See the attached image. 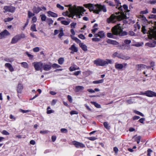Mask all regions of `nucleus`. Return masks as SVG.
I'll return each mask as SVG.
<instances>
[{
  "instance_id": "nucleus-8",
  "label": "nucleus",
  "mask_w": 156,
  "mask_h": 156,
  "mask_svg": "<svg viewBox=\"0 0 156 156\" xmlns=\"http://www.w3.org/2000/svg\"><path fill=\"white\" fill-rule=\"evenodd\" d=\"M51 63H43L42 68L46 71H49L51 68Z\"/></svg>"
},
{
  "instance_id": "nucleus-22",
  "label": "nucleus",
  "mask_w": 156,
  "mask_h": 156,
  "mask_svg": "<svg viewBox=\"0 0 156 156\" xmlns=\"http://www.w3.org/2000/svg\"><path fill=\"white\" fill-rule=\"evenodd\" d=\"M41 10V9L39 7H34L33 9L34 12L36 13H38Z\"/></svg>"
},
{
  "instance_id": "nucleus-25",
  "label": "nucleus",
  "mask_w": 156,
  "mask_h": 156,
  "mask_svg": "<svg viewBox=\"0 0 156 156\" xmlns=\"http://www.w3.org/2000/svg\"><path fill=\"white\" fill-rule=\"evenodd\" d=\"M70 37L72 39L75 41L77 43H80V44L81 43V41L78 39L77 38L72 35H71Z\"/></svg>"
},
{
  "instance_id": "nucleus-32",
  "label": "nucleus",
  "mask_w": 156,
  "mask_h": 156,
  "mask_svg": "<svg viewBox=\"0 0 156 156\" xmlns=\"http://www.w3.org/2000/svg\"><path fill=\"white\" fill-rule=\"evenodd\" d=\"M103 82V80H98L94 81L93 82V83L94 84H98L102 83Z\"/></svg>"
},
{
  "instance_id": "nucleus-36",
  "label": "nucleus",
  "mask_w": 156,
  "mask_h": 156,
  "mask_svg": "<svg viewBox=\"0 0 156 156\" xmlns=\"http://www.w3.org/2000/svg\"><path fill=\"white\" fill-rule=\"evenodd\" d=\"M51 66L52 67L54 68H59L61 67L60 65L55 63H54L52 64H51Z\"/></svg>"
},
{
  "instance_id": "nucleus-34",
  "label": "nucleus",
  "mask_w": 156,
  "mask_h": 156,
  "mask_svg": "<svg viewBox=\"0 0 156 156\" xmlns=\"http://www.w3.org/2000/svg\"><path fill=\"white\" fill-rule=\"evenodd\" d=\"M48 24L50 25L51 24H52L53 23V21L51 19L48 18L47 20Z\"/></svg>"
},
{
  "instance_id": "nucleus-1",
  "label": "nucleus",
  "mask_w": 156,
  "mask_h": 156,
  "mask_svg": "<svg viewBox=\"0 0 156 156\" xmlns=\"http://www.w3.org/2000/svg\"><path fill=\"white\" fill-rule=\"evenodd\" d=\"M66 6L69 7V10L70 12V14L68 16L69 17H72L75 19L74 17L76 15V17L79 18L81 17V16H82L84 12L86 11V10L84 8L81 6H77L76 5H74L72 7L71 5H66Z\"/></svg>"
},
{
  "instance_id": "nucleus-60",
  "label": "nucleus",
  "mask_w": 156,
  "mask_h": 156,
  "mask_svg": "<svg viewBox=\"0 0 156 156\" xmlns=\"http://www.w3.org/2000/svg\"><path fill=\"white\" fill-rule=\"evenodd\" d=\"M2 133L3 134L6 135H8L9 134V133L6 131L5 130H4L2 131Z\"/></svg>"
},
{
  "instance_id": "nucleus-57",
  "label": "nucleus",
  "mask_w": 156,
  "mask_h": 156,
  "mask_svg": "<svg viewBox=\"0 0 156 156\" xmlns=\"http://www.w3.org/2000/svg\"><path fill=\"white\" fill-rule=\"evenodd\" d=\"M148 12V11L147 9H146L145 10L141 11L140 13V14H146Z\"/></svg>"
},
{
  "instance_id": "nucleus-24",
  "label": "nucleus",
  "mask_w": 156,
  "mask_h": 156,
  "mask_svg": "<svg viewBox=\"0 0 156 156\" xmlns=\"http://www.w3.org/2000/svg\"><path fill=\"white\" fill-rule=\"evenodd\" d=\"M115 67L117 69H122L123 68V65L122 64L116 63Z\"/></svg>"
},
{
  "instance_id": "nucleus-41",
  "label": "nucleus",
  "mask_w": 156,
  "mask_h": 156,
  "mask_svg": "<svg viewBox=\"0 0 156 156\" xmlns=\"http://www.w3.org/2000/svg\"><path fill=\"white\" fill-rule=\"evenodd\" d=\"M25 53L30 58V59H32L33 58V57H34L33 55L29 53L28 52H26Z\"/></svg>"
},
{
  "instance_id": "nucleus-30",
  "label": "nucleus",
  "mask_w": 156,
  "mask_h": 156,
  "mask_svg": "<svg viewBox=\"0 0 156 156\" xmlns=\"http://www.w3.org/2000/svg\"><path fill=\"white\" fill-rule=\"evenodd\" d=\"M64 62V59L63 58H60L58 60V63L60 64H62Z\"/></svg>"
},
{
  "instance_id": "nucleus-9",
  "label": "nucleus",
  "mask_w": 156,
  "mask_h": 156,
  "mask_svg": "<svg viewBox=\"0 0 156 156\" xmlns=\"http://www.w3.org/2000/svg\"><path fill=\"white\" fill-rule=\"evenodd\" d=\"M94 64L97 66H104V60L98 58L94 61Z\"/></svg>"
},
{
  "instance_id": "nucleus-10",
  "label": "nucleus",
  "mask_w": 156,
  "mask_h": 156,
  "mask_svg": "<svg viewBox=\"0 0 156 156\" xmlns=\"http://www.w3.org/2000/svg\"><path fill=\"white\" fill-rule=\"evenodd\" d=\"M149 69L151 68V66H148L144 64H139L136 65V69L138 70L143 69Z\"/></svg>"
},
{
  "instance_id": "nucleus-27",
  "label": "nucleus",
  "mask_w": 156,
  "mask_h": 156,
  "mask_svg": "<svg viewBox=\"0 0 156 156\" xmlns=\"http://www.w3.org/2000/svg\"><path fill=\"white\" fill-rule=\"evenodd\" d=\"M90 103L94 105L97 108H101V105L96 102L91 101Z\"/></svg>"
},
{
  "instance_id": "nucleus-50",
  "label": "nucleus",
  "mask_w": 156,
  "mask_h": 156,
  "mask_svg": "<svg viewBox=\"0 0 156 156\" xmlns=\"http://www.w3.org/2000/svg\"><path fill=\"white\" fill-rule=\"evenodd\" d=\"M39 48L38 47H37L34 48L33 49V51L34 52H37L39 51Z\"/></svg>"
},
{
  "instance_id": "nucleus-11",
  "label": "nucleus",
  "mask_w": 156,
  "mask_h": 156,
  "mask_svg": "<svg viewBox=\"0 0 156 156\" xmlns=\"http://www.w3.org/2000/svg\"><path fill=\"white\" fill-rule=\"evenodd\" d=\"M10 35V33L7 30H5L0 33V39L5 38L7 36Z\"/></svg>"
},
{
  "instance_id": "nucleus-47",
  "label": "nucleus",
  "mask_w": 156,
  "mask_h": 156,
  "mask_svg": "<svg viewBox=\"0 0 156 156\" xmlns=\"http://www.w3.org/2000/svg\"><path fill=\"white\" fill-rule=\"evenodd\" d=\"M69 12V11H66V12H63L62 13V15L64 16H68L70 14Z\"/></svg>"
},
{
  "instance_id": "nucleus-20",
  "label": "nucleus",
  "mask_w": 156,
  "mask_h": 156,
  "mask_svg": "<svg viewBox=\"0 0 156 156\" xmlns=\"http://www.w3.org/2000/svg\"><path fill=\"white\" fill-rule=\"evenodd\" d=\"M107 42L109 44H110L113 45H117L119 44L118 42L115 41L108 39L107 40Z\"/></svg>"
},
{
  "instance_id": "nucleus-3",
  "label": "nucleus",
  "mask_w": 156,
  "mask_h": 156,
  "mask_svg": "<svg viewBox=\"0 0 156 156\" xmlns=\"http://www.w3.org/2000/svg\"><path fill=\"white\" fill-rule=\"evenodd\" d=\"M120 25V24H119L112 27V33H108L107 34V37L110 38H114V35H119V36L127 35V33L126 31H123Z\"/></svg>"
},
{
  "instance_id": "nucleus-23",
  "label": "nucleus",
  "mask_w": 156,
  "mask_h": 156,
  "mask_svg": "<svg viewBox=\"0 0 156 156\" xmlns=\"http://www.w3.org/2000/svg\"><path fill=\"white\" fill-rule=\"evenodd\" d=\"M47 13L50 16L53 17H56L58 16V15L56 13L51 11L48 12Z\"/></svg>"
},
{
  "instance_id": "nucleus-63",
  "label": "nucleus",
  "mask_w": 156,
  "mask_h": 156,
  "mask_svg": "<svg viewBox=\"0 0 156 156\" xmlns=\"http://www.w3.org/2000/svg\"><path fill=\"white\" fill-rule=\"evenodd\" d=\"M68 98L69 101L70 102H72V99L70 95L68 96Z\"/></svg>"
},
{
  "instance_id": "nucleus-61",
  "label": "nucleus",
  "mask_w": 156,
  "mask_h": 156,
  "mask_svg": "<svg viewBox=\"0 0 156 156\" xmlns=\"http://www.w3.org/2000/svg\"><path fill=\"white\" fill-rule=\"evenodd\" d=\"M37 19L36 17H34L32 18V22L35 23L37 21Z\"/></svg>"
},
{
  "instance_id": "nucleus-56",
  "label": "nucleus",
  "mask_w": 156,
  "mask_h": 156,
  "mask_svg": "<svg viewBox=\"0 0 156 156\" xmlns=\"http://www.w3.org/2000/svg\"><path fill=\"white\" fill-rule=\"evenodd\" d=\"M70 114L71 115H73V114H78V112L76 111H72L70 112Z\"/></svg>"
},
{
  "instance_id": "nucleus-55",
  "label": "nucleus",
  "mask_w": 156,
  "mask_h": 156,
  "mask_svg": "<svg viewBox=\"0 0 156 156\" xmlns=\"http://www.w3.org/2000/svg\"><path fill=\"white\" fill-rule=\"evenodd\" d=\"M76 25V23H72L70 25L71 26V27L73 28H74L75 27V26Z\"/></svg>"
},
{
  "instance_id": "nucleus-16",
  "label": "nucleus",
  "mask_w": 156,
  "mask_h": 156,
  "mask_svg": "<svg viewBox=\"0 0 156 156\" xmlns=\"http://www.w3.org/2000/svg\"><path fill=\"white\" fill-rule=\"evenodd\" d=\"M23 89V85L20 83L18 84L17 89V91L18 93H21L22 90Z\"/></svg>"
},
{
  "instance_id": "nucleus-54",
  "label": "nucleus",
  "mask_w": 156,
  "mask_h": 156,
  "mask_svg": "<svg viewBox=\"0 0 156 156\" xmlns=\"http://www.w3.org/2000/svg\"><path fill=\"white\" fill-rule=\"evenodd\" d=\"M141 137L140 136L136 137V141L137 144H139L141 139Z\"/></svg>"
},
{
  "instance_id": "nucleus-35",
  "label": "nucleus",
  "mask_w": 156,
  "mask_h": 156,
  "mask_svg": "<svg viewBox=\"0 0 156 156\" xmlns=\"http://www.w3.org/2000/svg\"><path fill=\"white\" fill-rule=\"evenodd\" d=\"M79 69L80 68L79 67H77V68H76L74 67H71L69 68V70L71 71H72L76 69Z\"/></svg>"
},
{
  "instance_id": "nucleus-42",
  "label": "nucleus",
  "mask_w": 156,
  "mask_h": 156,
  "mask_svg": "<svg viewBox=\"0 0 156 156\" xmlns=\"http://www.w3.org/2000/svg\"><path fill=\"white\" fill-rule=\"evenodd\" d=\"M131 41L130 40H129L128 39H126L124 40V43L127 44H129L130 43H131Z\"/></svg>"
},
{
  "instance_id": "nucleus-62",
  "label": "nucleus",
  "mask_w": 156,
  "mask_h": 156,
  "mask_svg": "<svg viewBox=\"0 0 156 156\" xmlns=\"http://www.w3.org/2000/svg\"><path fill=\"white\" fill-rule=\"evenodd\" d=\"M4 60L6 62H11L12 61H13V60L12 59L8 58H6L4 59Z\"/></svg>"
},
{
  "instance_id": "nucleus-28",
  "label": "nucleus",
  "mask_w": 156,
  "mask_h": 156,
  "mask_svg": "<svg viewBox=\"0 0 156 156\" xmlns=\"http://www.w3.org/2000/svg\"><path fill=\"white\" fill-rule=\"evenodd\" d=\"M21 66L23 67L28 69V64L26 62H22L21 63Z\"/></svg>"
},
{
  "instance_id": "nucleus-31",
  "label": "nucleus",
  "mask_w": 156,
  "mask_h": 156,
  "mask_svg": "<svg viewBox=\"0 0 156 156\" xmlns=\"http://www.w3.org/2000/svg\"><path fill=\"white\" fill-rule=\"evenodd\" d=\"M122 7L125 10V12H129L130 11V10L128 9V6L127 5L125 4Z\"/></svg>"
},
{
  "instance_id": "nucleus-37",
  "label": "nucleus",
  "mask_w": 156,
  "mask_h": 156,
  "mask_svg": "<svg viewBox=\"0 0 156 156\" xmlns=\"http://www.w3.org/2000/svg\"><path fill=\"white\" fill-rule=\"evenodd\" d=\"M156 44V41H154L153 43H150L149 44V46L151 47H154L155 46V44Z\"/></svg>"
},
{
  "instance_id": "nucleus-64",
  "label": "nucleus",
  "mask_w": 156,
  "mask_h": 156,
  "mask_svg": "<svg viewBox=\"0 0 156 156\" xmlns=\"http://www.w3.org/2000/svg\"><path fill=\"white\" fill-rule=\"evenodd\" d=\"M107 3H108V4L110 6H115V5L113 4V3L111 1L108 2Z\"/></svg>"
},
{
  "instance_id": "nucleus-2",
  "label": "nucleus",
  "mask_w": 156,
  "mask_h": 156,
  "mask_svg": "<svg viewBox=\"0 0 156 156\" xmlns=\"http://www.w3.org/2000/svg\"><path fill=\"white\" fill-rule=\"evenodd\" d=\"M115 2L117 4L116 8L118 9L121 12H120V15L118 16H115L114 15H112L110 17L107 19L108 23H110L112 22L113 23L115 21V20L116 19H117L119 20H120L123 19H126L127 17L126 15L124 14V12L122 10V6L120 5L121 3L119 2V0H114Z\"/></svg>"
},
{
  "instance_id": "nucleus-43",
  "label": "nucleus",
  "mask_w": 156,
  "mask_h": 156,
  "mask_svg": "<svg viewBox=\"0 0 156 156\" xmlns=\"http://www.w3.org/2000/svg\"><path fill=\"white\" fill-rule=\"evenodd\" d=\"M142 31L144 34H145L146 33V30L145 29V26H142Z\"/></svg>"
},
{
  "instance_id": "nucleus-15",
  "label": "nucleus",
  "mask_w": 156,
  "mask_h": 156,
  "mask_svg": "<svg viewBox=\"0 0 156 156\" xmlns=\"http://www.w3.org/2000/svg\"><path fill=\"white\" fill-rule=\"evenodd\" d=\"M84 89V87L83 86H77L75 87L74 91L75 92H82Z\"/></svg>"
},
{
  "instance_id": "nucleus-58",
  "label": "nucleus",
  "mask_w": 156,
  "mask_h": 156,
  "mask_svg": "<svg viewBox=\"0 0 156 156\" xmlns=\"http://www.w3.org/2000/svg\"><path fill=\"white\" fill-rule=\"evenodd\" d=\"M64 35L63 31H61L60 33L58 35V36L59 37L61 38Z\"/></svg>"
},
{
  "instance_id": "nucleus-29",
  "label": "nucleus",
  "mask_w": 156,
  "mask_h": 156,
  "mask_svg": "<svg viewBox=\"0 0 156 156\" xmlns=\"http://www.w3.org/2000/svg\"><path fill=\"white\" fill-rule=\"evenodd\" d=\"M30 30L33 31H37V30L36 28V25L35 24H33L31 25L30 27Z\"/></svg>"
},
{
  "instance_id": "nucleus-51",
  "label": "nucleus",
  "mask_w": 156,
  "mask_h": 156,
  "mask_svg": "<svg viewBox=\"0 0 156 156\" xmlns=\"http://www.w3.org/2000/svg\"><path fill=\"white\" fill-rule=\"evenodd\" d=\"M104 125L105 127L107 129H109V126H108V124L107 122H104Z\"/></svg>"
},
{
  "instance_id": "nucleus-45",
  "label": "nucleus",
  "mask_w": 156,
  "mask_h": 156,
  "mask_svg": "<svg viewBox=\"0 0 156 156\" xmlns=\"http://www.w3.org/2000/svg\"><path fill=\"white\" fill-rule=\"evenodd\" d=\"M78 37H79V38L82 39H85L86 38L84 36V35L81 34H79L78 35Z\"/></svg>"
},
{
  "instance_id": "nucleus-7",
  "label": "nucleus",
  "mask_w": 156,
  "mask_h": 156,
  "mask_svg": "<svg viewBox=\"0 0 156 156\" xmlns=\"http://www.w3.org/2000/svg\"><path fill=\"white\" fill-rule=\"evenodd\" d=\"M3 9L5 11H4V13L6 12H8L12 13L14 12L15 10V8L12 6H5Z\"/></svg>"
},
{
  "instance_id": "nucleus-33",
  "label": "nucleus",
  "mask_w": 156,
  "mask_h": 156,
  "mask_svg": "<svg viewBox=\"0 0 156 156\" xmlns=\"http://www.w3.org/2000/svg\"><path fill=\"white\" fill-rule=\"evenodd\" d=\"M119 57L125 60H127L130 58V57L129 56L125 55H123L121 57Z\"/></svg>"
},
{
  "instance_id": "nucleus-19",
  "label": "nucleus",
  "mask_w": 156,
  "mask_h": 156,
  "mask_svg": "<svg viewBox=\"0 0 156 156\" xmlns=\"http://www.w3.org/2000/svg\"><path fill=\"white\" fill-rule=\"evenodd\" d=\"M82 50L85 51H87V47L83 43H80L79 44Z\"/></svg>"
},
{
  "instance_id": "nucleus-4",
  "label": "nucleus",
  "mask_w": 156,
  "mask_h": 156,
  "mask_svg": "<svg viewBox=\"0 0 156 156\" xmlns=\"http://www.w3.org/2000/svg\"><path fill=\"white\" fill-rule=\"evenodd\" d=\"M83 6L88 8L90 12L93 11L94 13L96 14H99L101 11L104 12H106L107 11L105 5L99 4H96L94 5L93 4L89 3L84 4L83 5Z\"/></svg>"
},
{
  "instance_id": "nucleus-52",
  "label": "nucleus",
  "mask_w": 156,
  "mask_h": 156,
  "mask_svg": "<svg viewBox=\"0 0 156 156\" xmlns=\"http://www.w3.org/2000/svg\"><path fill=\"white\" fill-rule=\"evenodd\" d=\"M134 112L135 113H136L138 115H140L142 116H144V115L142 113H141L140 112H138V111H134Z\"/></svg>"
},
{
  "instance_id": "nucleus-14",
  "label": "nucleus",
  "mask_w": 156,
  "mask_h": 156,
  "mask_svg": "<svg viewBox=\"0 0 156 156\" xmlns=\"http://www.w3.org/2000/svg\"><path fill=\"white\" fill-rule=\"evenodd\" d=\"M19 40H20V37L19 36V35H16L12 39L11 43V44L16 43Z\"/></svg>"
},
{
  "instance_id": "nucleus-12",
  "label": "nucleus",
  "mask_w": 156,
  "mask_h": 156,
  "mask_svg": "<svg viewBox=\"0 0 156 156\" xmlns=\"http://www.w3.org/2000/svg\"><path fill=\"white\" fill-rule=\"evenodd\" d=\"M146 95L149 97H156V93L151 90H148L146 91Z\"/></svg>"
},
{
  "instance_id": "nucleus-40",
  "label": "nucleus",
  "mask_w": 156,
  "mask_h": 156,
  "mask_svg": "<svg viewBox=\"0 0 156 156\" xmlns=\"http://www.w3.org/2000/svg\"><path fill=\"white\" fill-rule=\"evenodd\" d=\"M61 23L62 24L66 25H67L69 24L70 22H68L66 21H62L61 22Z\"/></svg>"
},
{
  "instance_id": "nucleus-39",
  "label": "nucleus",
  "mask_w": 156,
  "mask_h": 156,
  "mask_svg": "<svg viewBox=\"0 0 156 156\" xmlns=\"http://www.w3.org/2000/svg\"><path fill=\"white\" fill-rule=\"evenodd\" d=\"M57 7L59 9L63 10L64 9V7L63 6H61L59 4H57L56 5Z\"/></svg>"
},
{
  "instance_id": "nucleus-46",
  "label": "nucleus",
  "mask_w": 156,
  "mask_h": 156,
  "mask_svg": "<svg viewBox=\"0 0 156 156\" xmlns=\"http://www.w3.org/2000/svg\"><path fill=\"white\" fill-rule=\"evenodd\" d=\"M13 19L12 18H8L7 19H4V21L5 22H9L11 21Z\"/></svg>"
},
{
  "instance_id": "nucleus-13",
  "label": "nucleus",
  "mask_w": 156,
  "mask_h": 156,
  "mask_svg": "<svg viewBox=\"0 0 156 156\" xmlns=\"http://www.w3.org/2000/svg\"><path fill=\"white\" fill-rule=\"evenodd\" d=\"M73 144L77 148L80 147H85V145L83 144L76 141H73Z\"/></svg>"
},
{
  "instance_id": "nucleus-6",
  "label": "nucleus",
  "mask_w": 156,
  "mask_h": 156,
  "mask_svg": "<svg viewBox=\"0 0 156 156\" xmlns=\"http://www.w3.org/2000/svg\"><path fill=\"white\" fill-rule=\"evenodd\" d=\"M33 64L34 66L35 69L37 70H39L42 68L43 63L41 62H34Z\"/></svg>"
},
{
  "instance_id": "nucleus-44",
  "label": "nucleus",
  "mask_w": 156,
  "mask_h": 156,
  "mask_svg": "<svg viewBox=\"0 0 156 156\" xmlns=\"http://www.w3.org/2000/svg\"><path fill=\"white\" fill-rule=\"evenodd\" d=\"M41 20L42 21H44L46 19V16L44 15H41Z\"/></svg>"
},
{
  "instance_id": "nucleus-5",
  "label": "nucleus",
  "mask_w": 156,
  "mask_h": 156,
  "mask_svg": "<svg viewBox=\"0 0 156 156\" xmlns=\"http://www.w3.org/2000/svg\"><path fill=\"white\" fill-rule=\"evenodd\" d=\"M156 22H155V27L154 29H150V32L148 37L149 39H152L153 38L156 40Z\"/></svg>"
},
{
  "instance_id": "nucleus-49",
  "label": "nucleus",
  "mask_w": 156,
  "mask_h": 156,
  "mask_svg": "<svg viewBox=\"0 0 156 156\" xmlns=\"http://www.w3.org/2000/svg\"><path fill=\"white\" fill-rule=\"evenodd\" d=\"M149 18L150 19H156V15L154 14L150 15L149 16Z\"/></svg>"
},
{
  "instance_id": "nucleus-18",
  "label": "nucleus",
  "mask_w": 156,
  "mask_h": 156,
  "mask_svg": "<svg viewBox=\"0 0 156 156\" xmlns=\"http://www.w3.org/2000/svg\"><path fill=\"white\" fill-rule=\"evenodd\" d=\"M104 66L108 65L109 64H112L113 63L112 59H106L105 60H104Z\"/></svg>"
},
{
  "instance_id": "nucleus-21",
  "label": "nucleus",
  "mask_w": 156,
  "mask_h": 156,
  "mask_svg": "<svg viewBox=\"0 0 156 156\" xmlns=\"http://www.w3.org/2000/svg\"><path fill=\"white\" fill-rule=\"evenodd\" d=\"M69 49L71 50L74 52H77L78 51V48L76 47L74 44L72 45L71 47L69 48Z\"/></svg>"
},
{
  "instance_id": "nucleus-48",
  "label": "nucleus",
  "mask_w": 156,
  "mask_h": 156,
  "mask_svg": "<svg viewBox=\"0 0 156 156\" xmlns=\"http://www.w3.org/2000/svg\"><path fill=\"white\" fill-rule=\"evenodd\" d=\"M92 40L94 41H100V39L97 37H95L92 38Z\"/></svg>"
},
{
  "instance_id": "nucleus-38",
  "label": "nucleus",
  "mask_w": 156,
  "mask_h": 156,
  "mask_svg": "<svg viewBox=\"0 0 156 156\" xmlns=\"http://www.w3.org/2000/svg\"><path fill=\"white\" fill-rule=\"evenodd\" d=\"M28 17L29 18H30L34 15V14L32 13L31 12L29 11L28 12Z\"/></svg>"
},
{
  "instance_id": "nucleus-26",
  "label": "nucleus",
  "mask_w": 156,
  "mask_h": 156,
  "mask_svg": "<svg viewBox=\"0 0 156 156\" xmlns=\"http://www.w3.org/2000/svg\"><path fill=\"white\" fill-rule=\"evenodd\" d=\"M98 36L101 38H103L105 37V34L103 31H100L98 33Z\"/></svg>"
},
{
  "instance_id": "nucleus-53",
  "label": "nucleus",
  "mask_w": 156,
  "mask_h": 156,
  "mask_svg": "<svg viewBox=\"0 0 156 156\" xmlns=\"http://www.w3.org/2000/svg\"><path fill=\"white\" fill-rule=\"evenodd\" d=\"M149 3L151 4H154L156 3V0H150L149 2Z\"/></svg>"
},
{
  "instance_id": "nucleus-17",
  "label": "nucleus",
  "mask_w": 156,
  "mask_h": 156,
  "mask_svg": "<svg viewBox=\"0 0 156 156\" xmlns=\"http://www.w3.org/2000/svg\"><path fill=\"white\" fill-rule=\"evenodd\" d=\"M5 66L8 68L9 71L12 72L14 71V69L12 65L9 63H6L5 64Z\"/></svg>"
},
{
  "instance_id": "nucleus-59",
  "label": "nucleus",
  "mask_w": 156,
  "mask_h": 156,
  "mask_svg": "<svg viewBox=\"0 0 156 156\" xmlns=\"http://www.w3.org/2000/svg\"><path fill=\"white\" fill-rule=\"evenodd\" d=\"M88 139L91 140H96L97 138L95 137H90L88 138Z\"/></svg>"
}]
</instances>
